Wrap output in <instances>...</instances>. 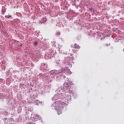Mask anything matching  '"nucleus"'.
Wrapping results in <instances>:
<instances>
[{
    "label": "nucleus",
    "mask_w": 124,
    "mask_h": 124,
    "mask_svg": "<svg viewBox=\"0 0 124 124\" xmlns=\"http://www.w3.org/2000/svg\"><path fill=\"white\" fill-rule=\"evenodd\" d=\"M54 104H55L57 110H60L61 107H63L65 105V103L61 101H57L55 102Z\"/></svg>",
    "instance_id": "1"
},
{
    "label": "nucleus",
    "mask_w": 124,
    "mask_h": 124,
    "mask_svg": "<svg viewBox=\"0 0 124 124\" xmlns=\"http://www.w3.org/2000/svg\"><path fill=\"white\" fill-rule=\"evenodd\" d=\"M33 110V109L32 108H29V111H30V112H32Z\"/></svg>",
    "instance_id": "5"
},
{
    "label": "nucleus",
    "mask_w": 124,
    "mask_h": 124,
    "mask_svg": "<svg viewBox=\"0 0 124 124\" xmlns=\"http://www.w3.org/2000/svg\"><path fill=\"white\" fill-rule=\"evenodd\" d=\"M37 45V42L35 41L34 42V46H36Z\"/></svg>",
    "instance_id": "4"
},
{
    "label": "nucleus",
    "mask_w": 124,
    "mask_h": 124,
    "mask_svg": "<svg viewBox=\"0 0 124 124\" xmlns=\"http://www.w3.org/2000/svg\"><path fill=\"white\" fill-rule=\"evenodd\" d=\"M63 71L66 75H70L71 74V71H70L68 67H65Z\"/></svg>",
    "instance_id": "2"
},
{
    "label": "nucleus",
    "mask_w": 124,
    "mask_h": 124,
    "mask_svg": "<svg viewBox=\"0 0 124 124\" xmlns=\"http://www.w3.org/2000/svg\"><path fill=\"white\" fill-rule=\"evenodd\" d=\"M45 21H46V20H45Z\"/></svg>",
    "instance_id": "8"
},
{
    "label": "nucleus",
    "mask_w": 124,
    "mask_h": 124,
    "mask_svg": "<svg viewBox=\"0 0 124 124\" xmlns=\"http://www.w3.org/2000/svg\"><path fill=\"white\" fill-rule=\"evenodd\" d=\"M73 50L74 53H75V52H77V51L79 50V47H78V46H77L76 44L75 45Z\"/></svg>",
    "instance_id": "3"
},
{
    "label": "nucleus",
    "mask_w": 124,
    "mask_h": 124,
    "mask_svg": "<svg viewBox=\"0 0 124 124\" xmlns=\"http://www.w3.org/2000/svg\"><path fill=\"white\" fill-rule=\"evenodd\" d=\"M35 117H37L38 119L39 118V115H37V114H35Z\"/></svg>",
    "instance_id": "7"
},
{
    "label": "nucleus",
    "mask_w": 124,
    "mask_h": 124,
    "mask_svg": "<svg viewBox=\"0 0 124 124\" xmlns=\"http://www.w3.org/2000/svg\"><path fill=\"white\" fill-rule=\"evenodd\" d=\"M6 18L7 17V18H10V17H12V16H5Z\"/></svg>",
    "instance_id": "6"
},
{
    "label": "nucleus",
    "mask_w": 124,
    "mask_h": 124,
    "mask_svg": "<svg viewBox=\"0 0 124 124\" xmlns=\"http://www.w3.org/2000/svg\"><path fill=\"white\" fill-rule=\"evenodd\" d=\"M45 21H46V20H45Z\"/></svg>",
    "instance_id": "9"
}]
</instances>
